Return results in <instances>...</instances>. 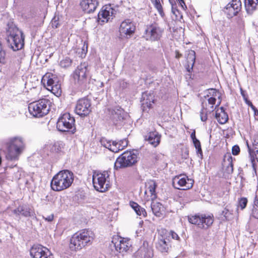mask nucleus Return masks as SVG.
I'll return each instance as SVG.
<instances>
[{
  "mask_svg": "<svg viewBox=\"0 0 258 258\" xmlns=\"http://www.w3.org/2000/svg\"><path fill=\"white\" fill-rule=\"evenodd\" d=\"M205 98V99L202 102V109L200 112L201 120L204 122L207 120V114L220 105L221 100H219L217 103L216 101L217 98L220 99L221 95L216 89L211 88L206 91Z\"/></svg>",
  "mask_w": 258,
  "mask_h": 258,
  "instance_id": "1",
  "label": "nucleus"
},
{
  "mask_svg": "<svg viewBox=\"0 0 258 258\" xmlns=\"http://www.w3.org/2000/svg\"><path fill=\"white\" fill-rule=\"evenodd\" d=\"M73 181V173L69 170H62L53 177L51 187L54 191H60L71 186Z\"/></svg>",
  "mask_w": 258,
  "mask_h": 258,
  "instance_id": "2",
  "label": "nucleus"
},
{
  "mask_svg": "<svg viewBox=\"0 0 258 258\" xmlns=\"http://www.w3.org/2000/svg\"><path fill=\"white\" fill-rule=\"evenodd\" d=\"M94 238V233L89 230H83L75 233L70 239V247L73 250H80L92 244Z\"/></svg>",
  "mask_w": 258,
  "mask_h": 258,
  "instance_id": "3",
  "label": "nucleus"
},
{
  "mask_svg": "<svg viewBox=\"0 0 258 258\" xmlns=\"http://www.w3.org/2000/svg\"><path fill=\"white\" fill-rule=\"evenodd\" d=\"M6 145L8 150L7 157L11 160L18 159L25 148L24 139L21 136L9 138Z\"/></svg>",
  "mask_w": 258,
  "mask_h": 258,
  "instance_id": "4",
  "label": "nucleus"
},
{
  "mask_svg": "<svg viewBox=\"0 0 258 258\" xmlns=\"http://www.w3.org/2000/svg\"><path fill=\"white\" fill-rule=\"evenodd\" d=\"M51 104V101L47 98L39 99L29 104V111L34 117H42L49 112Z\"/></svg>",
  "mask_w": 258,
  "mask_h": 258,
  "instance_id": "5",
  "label": "nucleus"
},
{
  "mask_svg": "<svg viewBox=\"0 0 258 258\" xmlns=\"http://www.w3.org/2000/svg\"><path fill=\"white\" fill-rule=\"evenodd\" d=\"M109 174L106 171L103 172L94 171L92 180L94 188L100 192H103L109 187V181L108 180Z\"/></svg>",
  "mask_w": 258,
  "mask_h": 258,
  "instance_id": "6",
  "label": "nucleus"
},
{
  "mask_svg": "<svg viewBox=\"0 0 258 258\" xmlns=\"http://www.w3.org/2000/svg\"><path fill=\"white\" fill-rule=\"evenodd\" d=\"M138 161V156L134 151H125L116 160L114 167L118 168L131 167Z\"/></svg>",
  "mask_w": 258,
  "mask_h": 258,
  "instance_id": "7",
  "label": "nucleus"
},
{
  "mask_svg": "<svg viewBox=\"0 0 258 258\" xmlns=\"http://www.w3.org/2000/svg\"><path fill=\"white\" fill-rule=\"evenodd\" d=\"M87 62H81L73 73V82L77 87L82 86L86 83L89 72Z\"/></svg>",
  "mask_w": 258,
  "mask_h": 258,
  "instance_id": "8",
  "label": "nucleus"
},
{
  "mask_svg": "<svg viewBox=\"0 0 258 258\" xmlns=\"http://www.w3.org/2000/svg\"><path fill=\"white\" fill-rule=\"evenodd\" d=\"M75 122L74 117L69 113H65L59 117L56 123V127L61 132L70 131L74 133L75 130Z\"/></svg>",
  "mask_w": 258,
  "mask_h": 258,
  "instance_id": "9",
  "label": "nucleus"
},
{
  "mask_svg": "<svg viewBox=\"0 0 258 258\" xmlns=\"http://www.w3.org/2000/svg\"><path fill=\"white\" fill-rule=\"evenodd\" d=\"M24 40L23 33L18 28L14 29L13 32H11L8 37V41L14 51L18 50L23 47Z\"/></svg>",
  "mask_w": 258,
  "mask_h": 258,
  "instance_id": "10",
  "label": "nucleus"
},
{
  "mask_svg": "<svg viewBox=\"0 0 258 258\" xmlns=\"http://www.w3.org/2000/svg\"><path fill=\"white\" fill-rule=\"evenodd\" d=\"M188 220L189 223L195 224L201 229H207L213 223V217L210 215H195L188 217Z\"/></svg>",
  "mask_w": 258,
  "mask_h": 258,
  "instance_id": "11",
  "label": "nucleus"
},
{
  "mask_svg": "<svg viewBox=\"0 0 258 258\" xmlns=\"http://www.w3.org/2000/svg\"><path fill=\"white\" fill-rule=\"evenodd\" d=\"M163 29L157 24H152L147 26L144 33V37L147 40L158 41L162 37Z\"/></svg>",
  "mask_w": 258,
  "mask_h": 258,
  "instance_id": "12",
  "label": "nucleus"
},
{
  "mask_svg": "<svg viewBox=\"0 0 258 258\" xmlns=\"http://www.w3.org/2000/svg\"><path fill=\"white\" fill-rule=\"evenodd\" d=\"M91 101L87 98L79 99L76 104L75 111L81 117L87 116L91 111Z\"/></svg>",
  "mask_w": 258,
  "mask_h": 258,
  "instance_id": "13",
  "label": "nucleus"
},
{
  "mask_svg": "<svg viewBox=\"0 0 258 258\" xmlns=\"http://www.w3.org/2000/svg\"><path fill=\"white\" fill-rule=\"evenodd\" d=\"M169 234L166 232V229H161L159 231L158 241L156 244V248L161 252H166L171 247L170 240L168 239Z\"/></svg>",
  "mask_w": 258,
  "mask_h": 258,
  "instance_id": "14",
  "label": "nucleus"
},
{
  "mask_svg": "<svg viewBox=\"0 0 258 258\" xmlns=\"http://www.w3.org/2000/svg\"><path fill=\"white\" fill-rule=\"evenodd\" d=\"M42 82L47 84V89L51 90L53 94H60L61 92L60 85L58 83L57 78L51 73H46L43 76Z\"/></svg>",
  "mask_w": 258,
  "mask_h": 258,
  "instance_id": "15",
  "label": "nucleus"
},
{
  "mask_svg": "<svg viewBox=\"0 0 258 258\" xmlns=\"http://www.w3.org/2000/svg\"><path fill=\"white\" fill-rule=\"evenodd\" d=\"M30 254L32 258H54L47 248L40 244L34 245L30 250Z\"/></svg>",
  "mask_w": 258,
  "mask_h": 258,
  "instance_id": "16",
  "label": "nucleus"
},
{
  "mask_svg": "<svg viewBox=\"0 0 258 258\" xmlns=\"http://www.w3.org/2000/svg\"><path fill=\"white\" fill-rule=\"evenodd\" d=\"M194 184V180L187 176L181 175L176 176L172 180V185L174 188L186 190L191 188Z\"/></svg>",
  "mask_w": 258,
  "mask_h": 258,
  "instance_id": "17",
  "label": "nucleus"
},
{
  "mask_svg": "<svg viewBox=\"0 0 258 258\" xmlns=\"http://www.w3.org/2000/svg\"><path fill=\"white\" fill-rule=\"evenodd\" d=\"M136 30V26L130 19H126L121 22L119 27V33L121 37H130Z\"/></svg>",
  "mask_w": 258,
  "mask_h": 258,
  "instance_id": "18",
  "label": "nucleus"
},
{
  "mask_svg": "<svg viewBox=\"0 0 258 258\" xmlns=\"http://www.w3.org/2000/svg\"><path fill=\"white\" fill-rule=\"evenodd\" d=\"M112 243L116 251L119 253L126 252L132 245L129 239L118 236L113 238Z\"/></svg>",
  "mask_w": 258,
  "mask_h": 258,
  "instance_id": "19",
  "label": "nucleus"
},
{
  "mask_svg": "<svg viewBox=\"0 0 258 258\" xmlns=\"http://www.w3.org/2000/svg\"><path fill=\"white\" fill-rule=\"evenodd\" d=\"M241 9L240 0H232L224 8V12L228 18L237 15Z\"/></svg>",
  "mask_w": 258,
  "mask_h": 258,
  "instance_id": "20",
  "label": "nucleus"
},
{
  "mask_svg": "<svg viewBox=\"0 0 258 258\" xmlns=\"http://www.w3.org/2000/svg\"><path fill=\"white\" fill-rule=\"evenodd\" d=\"M115 14V11L111 7V5H105L102 7L101 11L98 13L99 21L107 22L109 19H113Z\"/></svg>",
  "mask_w": 258,
  "mask_h": 258,
  "instance_id": "21",
  "label": "nucleus"
},
{
  "mask_svg": "<svg viewBox=\"0 0 258 258\" xmlns=\"http://www.w3.org/2000/svg\"><path fill=\"white\" fill-rule=\"evenodd\" d=\"M142 108L144 111H148L154 103V95L152 91H146L143 93L141 99Z\"/></svg>",
  "mask_w": 258,
  "mask_h": 258,
  "instance_id": "22",
  "label": "nucleus"
},
{
  "mask_svg": "<svg viewBox=\"0 0 258 258\" xmlns=\"http://www.w3.org/2000/svg\"><path fill=\"white\" fill-rule=\"evenodd\" d=\"M98 5L97 0H81L80 6L86 13H91L96 10Z\"/></svg>",
  "mask_w": 258,
  "mask_h": 258,
  "instance_id": "23",
  "label": "nucleus"
},
{
  "mask_svg": "<svg viewBox=\"0 0 258 258\" xmlns=\"http://www.w3.org/2000/svg\"><path fill=\"white\" fill-rule=\"evenodd\" d=\"M126 114L124 110L120 107H115L111 111V119L115 124H117L119 121L123 120Z\"/></svg>",
  "mask_w": 258,
  "mask_h": 258,
  "instance_id": "24",
  "label": "nucleus"
},
{
  "mask_svg": "<svg viewBox=\"0 0 258 258\" xmlns=\"http://www.w3.org/2000/svg\"><path fill=\"white\" fill-rule=\"evenodd\" d=\"M13 213L16 216H22L25 217L33 216L32 211L26 205L18 206L13 210Z\"/></svg>",
  "mask_w": 258,
  "mask_h": 258,
  "instance_id": "25",
  "label": "nucleus"
},
{
  "mask_svg": "<svg viewBox=\"0 0 258 258\" xmlns=\"http://www.w3.org/2000/svg\"><path fill=\"white\" fill-rule=\"evenodd\" d=\"M145 140L147 141L153 147H157L160 142V136L156 132H151L149 133L145 137Z\"/></svg>",
  "mask_w": 258,
  "mask_h": 258,
  "instance_id": "26",
  "label": "nucleus"
},
{
  "mask_svg": "<svg viewBox=\"0 0 258 258\" xmlns=\"http://www.w3.org/2000/svg\"><path fill=\"white\" fill-rule=\"evenodd\" d=\"M64 144L62 141H56L46 146L48 150L53 154H61L64 148Z\"/></svg>",
  "mask_w": 258,
  "mask_h": 258,
  "instance_id": "27",
  "label": "nucleus"
},
{
  "mask_svg": "<svg viewBox=\"0 0 258 258\" xmlns=\"http://www.w3.org/2000/svg\"><path fill=\"white\" fill-rule=\"evenodd\" d=\"M249 154L252 162L256 160L258 162V135L254 137L252 142V148L251 149L247 144Z\"/></svg>",
  "mask_w": 258,
  "mask_h": 258,
  "instance_id": "28",
  "label": "nucleus"
},
{
  "mask_svg": "<svg viewBox=\"0 0 258 258\" xmlns=\"http://www.w3.org/2000/svg\"><path fill=\"white\" fill-rule=\"evenodd\" d=\"M215 118L220 124L225 123L228 120V116L223 107L218 108L216 111Z\"/></svg>",
  "mask_w": 258,
  "mask_h": 258,
  "instance_id": "29",
  "label": "nucleus"
},
{
  "mask_svg": "<svg viewBox=\"0 0 258 258\" xmlns=\"http://www.w3.org/2000/svg\"><path fill=\"white\" fill-rule=\"evenodd\" d=\"M100 143L102 146L113 152L117 153L118 152V149L115 145V141L111 142L105 138H102L100 140Z\"/></svg>",
  "mask_w": 258,
  "mask_h": 258,
  "instance_id": "30",
  "label": "nucleus"
},
{
  "mask_svg": "<svg viewBox=\"0 0 258 258\" xmlns=\"http://www.w3.org/2000/svg\"><path fill=\"white\" fill-rule=\"evenodd\" d=\"M244 4L245 10L249 14H252L258 10V0H245Z\"/></svg>",
  "mask_w": 258,
  "mask_h": 258,
  "instance_id": "31",
  "label": "nucleus"
},
{
  "mask_svg": "<svg viewBox=\"0 0 258 258\" xmlns=\"http://www.w3.org/2000/svg\"><path fill=\"white\" fill-rule=\"evenodd\" d=\"M156 187L157 184L154 180H149L146 183V189L145 193L146 194L149 193L151 195V199H154L156 198L155 192Z\"/></svg>",
  "mask_w": 258,
  "mask_h": 258,
  "instance_id": "32",
  "label": "nucleus"
},
{
  "mask_svg": "<svg viewBox=\"0 0 258 258\" xmlns=\"http://www.w3.org/2000/svg\"><path fill=\"white\" fill-rule=\"evenodd\" d=\"M152 211L157 217H160L162 215V212L163 211V206L159 202H153L151 205Z\"/></svg>",
  "mask_w": 258,
  "mask_h": 258,
  "instance_id": "33",
  "label": "nucleus"
},
{
  "mask_svg": "<svg viewBox=\"0 0 258 258\" xmlns=\"http://www.w3.org/2000/svg\"><path fill=\"white\" fill-rule=\"evenodd\" d=\"M224 166H226V170L228 173H231L233 170L232 157L230 154H227L224 157Z\"/></svg>",
  "mask_w": 258,
  "mask_h": 258,
  "instance_id": "34",
  "label": "nucleus"
},
{
  "mask_svg": "<svg viewBox=\"0 0 258 258\" xmlns=\"http://www.w3.org/2000/svg\"><path fill=\"white\" fill-rule=\"evenodd\" d=\"M130 205L138 215L142 216L144 217H146L147 213L145 209L141 207L137 203L131 202Z\"/></svg>",
  "mask_w": 258,
  "mask_h": 258,
  "instance_id": "35",
  "label": "nucleus"
},
{
  "mask_svg": "<svg viewBox=\"0 0 258 258\" xmlns=\"http://www.w3.org/2000/svg\"><path fill=\"white\" fill-rule=\"evenodd\" d=\"M72 63V60L69 57L66 56L60 61L59 65L61 68H67L70 67Z\"/></svg>",
  "mask_w": 258,
  "mask_h": 258,
  "instance_id": "36",
  "label": "nucleus"
},
{
  "mask_svg": "<svg viewBox=\"0 0 258 258\" xmlns=\"http://www.w3.org/2000/svg\"><path fill=\"white\" fill-rule=\"evenodd\" d=\"M152 3L154 4V7L157 10L160 15L163 17L164 15L162 5L159 0H151Z\"/></svg>",
  "mask_w": 258,
  "mask_h": 258,
  "instance_id": "37",
  "label": "nucleus"
},
{
  "mask_svg": "<svg viewBox=\"0 0 258 258\" xmlns=\"http://www.w3.org/2000/svg\"><path fill=\"white\" fill-rule=\"evenodd\" d=\"M222 215L226 220H230L233 218V211H230L227 206L222 211Z\"/></svg>",
  "mask_w": 258,
  "mask_h": 258,
  "instance_id": "38",
  "label": "nucleus"
},
{
  "mask_svg": "<svg viewBox=\"0 0 258 258\" xmlns=\"http://www.w3.org/2000/svg\"><path fill=\"white\" fill-rule=\"evenodd\" d=\"M115 145H116V147L118 149V151L122 150L124 147L127 145V141L126 139L120 140L118 142L115 141Z\"/></svg>",
  "mask_w": 258,
  "mask_h": 258,
  "instance_id": "39",
  "label": "nucleus"
},
{
  "mask_svg": "<svg viewBox=\"0 0 258 258\" xmlns=\"http://www.w3.org/2000/svg\"><path fill=\"white\" fill-rule=\"evenodd\" d=\"M247 204V200L245 198H241L238 200L237 208H240L241 210H243L246 206ZM238 211V208H237Z\"/></svg>",
  "mask_w": 258,
  "mask_h": 258,
  "instance_id": "40",
  "label": "nucleus"
},
{
  "mask_svg": "<svg viewBox=\"0 0 258 258\" xmlns=\"http://www.w3.org/2000/svg\"><path fill=\"white\" fill-rule=\"evenodd\" d=\"M88 42L87 41H84L83 43V45L82 48V51H81V53L80 54V56L82 58L85 57L86 53L88 51Z\"/></svg>",
  "mask_w": 258,
  "mask_h": 258,
  "instance_id": "41",
  "label": "nucleus"
},
{
  "mask_svg": "<svg viewBox=\"0 0 258 258\" xmlns=\"http://www.w3.org/2000/svg\"><path fill=\"white\" fill-rule=\"evenodd\" d=\"M188 62H189V60L190 59L191 62H192V67H193L196 59V53L194 51L191 50L190 52L189 53L188 57ZM192 67H191V69Z\"/></svg>",
  "mask_w": 258,
  "mask_h": 258,
  "instance_id": "42",
  "label": "nucleus"
},
{
  "mask_svg": "<svg viewBox=\"0 0 258 258\" xmlns=\"http://www.w3.org/2000/svg\"><path fill=\"white\" fill-rule=\"evenodd\" d=\"M144 258H152L153 256V252L151 248H144Z\"/></svg>",
  "mask_w": 258,
  "mask_h": 258,
  "instance_id": "43",
  "label": "nucleus"
},
{
  "mask_svg": "<svg viewBox=\"0 0 258 258\" xmlns=\"http://www.w3.org/2000/svg\"><path fill=\"white\" fill-rule=\"evenodd\" d=\"M166 232L167 233H168V234H169L168 236H167L168 239L169 238V239L170 240V237H171V238L173 239L179 240L180 238H179V236L177 235V233H176L174 231H168L167 230H166Z\"/></svg>",
  "mask_w": 258,
  "mask_h": 258,
  "instance_id": "44",
  "label": "nucleus"
},
{
  "mask_svg": "<svg viewBox=\"0 0 258 258\" xmlns=\"http://www.w3.org/2000/svg\"><path fill=\"white\" fill-rule=\"evenodd\" d=\"M240 152V148L238 145H234L232 149V153L234 155H237Z\"/></svg>",
  "mask_w": 258,
  "mask_h": 258,
  "instance_id": "45",
  "label": "nucleus"
},
{
  "mask_svg": "<svg viewBox=\"0 0 258 258\" xmlns=\"http://www.w3.org/2000/svg\"><path fill=\"white\" fill-rule=\"evenodd\" d=\"M251 215L255 219H258V207H253Z\"/></svg>",
  "mask_w": 258,
  "mask_h": 258,
  "instance_id": "46",
  "label": "nucleus"
},
{
  "mask_svg": "<svg viewBox=\"0 0 258 258\" xmlns=\"http://www.w3.org/2000/svg\"><path fill=\"white\" fill-rule=\"evenodd\" d=\"M196 149L197 155L201 159H202L203 155L201 147Z\"/></svg>",
  "mask_w": 258,
  "mask_h": 258,
  "instance_id": "47",
  "label": "nucleus"
},
{
  "mask_svg": "<svg viewBox=\"0 0 258 258\" xmlns=\"http://www.w3.org/2000/svg\"><path fill=\"white\" fill-rule=\"evenodd\" d=\"M43 218L47 222H51L53 220L54 218V215L53 214H50L47 217L43 216Z\"/></svg>",
  "mask_w": 258,
  "mask_h": 258,
  "instance_id": "48",
  "label": "nucleus"
},
{
  "mask_svg": "<svg viewBox=\"0 0 258 258\" xmlns=\"http://www.w3.org/2000/svg\"><path fill=\"white\" fill-rule=\"evenodd\" d=\"M192 142L196 148H198L201 147V143L198 139L192 141Z\"/></svg>",
  "mask_w": 258,
  "mask_h": 258,
  "instance_id": "49",
  "label": "nucleus"
},
{
  "mask_svg": "<svg viewBox=\"0 0 258 258\" xmlns=\"http://www.w3.org/2000/svg\"><path fill=\"white\" fill-rule=\"evenodd\" d=\"M179 3L180 4V7L182 8V9L184 10H185L187 9L186 6L183 0H179L178 1Z\"/></svg>",
  "mask_w": 258,
  "mask_h": 258,
  "instance_id": "50",
  "label": "nucleus"
},
{
  "mask_svg": "<svg viewBox=\"0 0 258 258\" xmlns=\"http://www.w3.org/2000/svg\"><path fill=\"white\" fill-rule=\"evenodd\" d=\"M190 138L192 141L197 140L196 136V131L195 130H193V132L190 134Z\"/></svg>",
  "mask_w": 258,
  "mask_h": 258,
  "instance_id": "51",
  "label": "nucleus"
},
{
  "mask_svg": "<svg viewBox=\"0 0 258 258\" xmlns=\"http://www.w3.org/2000/svg\"><path fill=\"white\" fill-rule=\"evenodd\" d=\"M253 207H258V198L256 196L255 197L253 200Z\"/></svg>",
  "mask_w": 258,
  "mask_h": 258,
  "instance_id": "52",
  "label": "nucleus"
},
{
  "mask_svg": "<svg viewBox=\"0 0 258 258\" xmlns=\"http://www.w3.org/2000/svg\"><path fill=\"white\" fill-rule=\"evenodd\" d=\"M244 101L245 103L249 106L252 104V102L247 99V98H244Z\"/></svg>",
  "mask_w": 258,
  "mask_h": 258,
  "instance_id": "53",
  "label": "nucleus"
},
{
  "mask_svg": "<svg viewBox=\"0 0 258 258\" xmlns=\"http://www.w3.org/2000/svg\"><path fill=\"white\" fill-rule=\"evenodd\" d=\"M249 106L254 111L255 114L256 113V111L257 112V110L256 108H255V107L252 104L251 105H250Z\"/></svg>",
  "mask_w": 258,
  "mask_h": 258,
  "instance_id": "54",
  "label": "nucleus"
},
{
  "mask_svg": "<svg viewBox=\"0 0 258 258\" xmlns=\"http://www.w3.org/2000/svg\"><path fill=\"white\" fill-rule=\"evenodd\" d=\"M172 11L173 13L175 15H176V13H175L176 12H178V11L177 9H174L173 6L172 7Z\"/></svg>",
  "mask_w": 258,
  "mask_h": 258,
  "instance_id": "55",
  "label": "nucleus"
},
{
  "mask_svg": "<svg viewBox=\"0 0 258 258\" xmlns=\"http://www.w3.org/2000/svg\"><path fill=\"white\" fill-rule=\"evenodd\" d=\"M241 95L243 96L244 99V98H247L245 96V94H244V93L242 91H241Z\"/></svg>",
  "mask_w": 258,
  "mask_h": 258,
  "instance_id": "56",
  "label": "nucleus"
},
{
  "mask_svg": "<svg viewBox=\"0 0 258 258\" xmlns=\"http://www.w3.org/2000/svg\"><path fill=\"white\" fill-rule=\"evenodd\" d=\"M103 85H104L103 83H102H102H101V87H103Z\"/></svg>",
  "mask_w": 258,
  "mask_h": 258,
  "instance_id": "57",
  "label": "nucleus"
}]
</instances>
